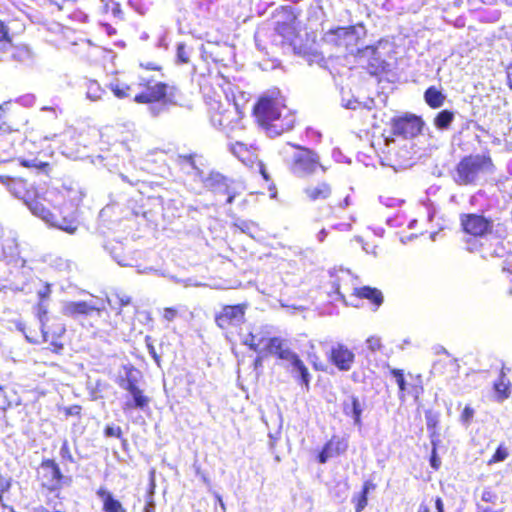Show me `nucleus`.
I'll list each match as a JSON object with an SVG mask.
<instances>
[{
  "label": "nucleus",
  "mask_w": 512,
  "mask_h": 512,
  "mask_svg": "<svg viewBox=\"0 0 512 512\" xmlns=\"http://www.w3.org/2000/svg\"><path fill=\"white\" fill-rule=\"evenodd\" d=\"M42 484L50 490H55L61 487L62 474L58 465L52 461L47 460L41 465Z\"/></svg>",
  "instance_id": "obj_12"
},
{
  "label": "nucleus",
  "mask_w": 512,
  "mask_h": 512,
  "mask_svg": "<svg viewBox=\"0 0 512 512\" xmlns=\"http://www.w3.org/2000/svg\"><path fill=\"white\" fill-rule=\"evenodd\" d=\"M390 125L394 135L409 139L421 133L424 127V121L417 115L404 113L403 115L392 118Z\"/></svg>",
  "instance_id": "obj_5"
},
{
  "label": "nucleus",
  "mask_w": 512,
  "mask_h": 512,
  "mask_svg": "<svg viewBox=\"0 0 512 512\" xmlns=\"http://www.w3.org/2000/svg\"><path fill=\"white\" fill-rule=\"evenodd\" d=\"M430 463H431V466L434 468V469H438L439 466H440V460L437 458L436 456V450L435 448H433V451H432V455H431V459H430Z\"/></svg>",
  "instance_id": "obj_54"
},
{
  "label": "nucleus",
  "mask_w": 512,
  "mask_h": 512,
  "mask_svg": "<svg viewBox=\"0 0 512 512\" xmlns=\"http://www.w3.org/2000/svg\"><path fill=\"white\" fill-rule=\"evenodd\" d=\"M108 88L112 91L115 97L118 99L128 98L131 95V86L125 82L115 79L108 84Z\"/></svg>",
  "instance_id": "obj_27"
},
{
  "label": "nucleus",
  "mask_w": 512,
  "mask_h": 512,
  "mask_svg": "<svg viewBox=\"0 0 512 512\" xmlns=\"http://www.w3.org/2000/svg\"><path fill=\"white\" fill-rule=\"evenodd\" d=\"M254 113L259 125L270 137L291 130L295 123L293 112L285 105L281 96L262 97L255 106Z\"/></svg>",
  "instance_id": "obj_1"
},
{
  "label": "nucleus",
  "mask_w": 512,
  "mask_h": 512,
  "mask_svg": "<svg viewBox=\"0 0 512 512\" xmlns=\"http://www.w3.org/2000/svg\"><path fill=\"white\" fill-rule=\"evenodd\" d=\"M360 59H367V69L371 75L379 76L384 71V61L376 48L366 47L361 52Z\"/></svg>",
  "instance_id": "obj_16"
},
{
  "label": "nucleus",
  "mask_w": 512,
  "mask_h": 512,
  "mask_svg": "<svg viewBox=\"0 0 512 512\" xmlns=\"http://www.w3.org/2000/svg\"><path fill=\"white\" fill-rule=\"evenodd\" d=\"M347 442L339 437H333L319 454V462L325 463L328 459L343 453L347 449Z\"/></svg>",
  "instance_id": "obj_19"
},
{
  "label": "nucleus",
  "mask_w": 512,
  "mask_h": 512,
  "mask_svg": "<svg viewBox=\"0 0 512 512\" xmlns=\"http://www.w3.org/2000/svg\"><path fill=\"white\" fill-rule=\"evenodd\" d=\"M481 500L487 503H495L497 495L490 489H484L481 495Z\"/></svg>",
  "instance_id": "obj_46"
},
{
  "label": "nucleus",
  "mask_w": 512,
  "mask_h": 512,
  "mask_svg": "<svg viewBox=\"0 0 512 512\" xmlns=\"http://www.w3.org/2000/svg\"><path fill=\"white\" fill-rule=\"evenodd\" d=\"M104 94V90L101 88V86L96 81L89 82L87 86V98H89L92 101H97L102 98V95Z\"/></svg>",
  "instance_id": "obj_34"
},
{
  "label": "nucleus",
  "mask_w": 512,
  "mask_h": 512,
  "mask_svg": "<svg viewBox=\"0 0 512 512\" xmlns=\"http://www.w3.org/2000/svg\"><path fill=\"white\" fill-rule=\"evenodd\" d=\"M162 315L166 321L171 322L177 317L178 311L175 308L167 307L164 308Z\"/></svg>",
  "instance_id": "obj_48"
},
{
  "label": "nucleus",
  "mask_w": 512,
  "mask_h": 512,
  "mask_svg": "<svg viewBox=\"0 0 512 512\" xmlns=\"http://www.w3.org/2000/svg\"><path fill=\"white\" fill-rule=\"evenodd\" d=\"M107 301L111 308L116 309V305H118V308H122L124 306L129 305L131 302V298L126 294H116L115 299L108 297Z\"/></svg>",
  "instance_id": "obj_36"
},
{
  "label": "nucleus",
  "mask_w": 512,
  "mask_h": 512,
  "mask_svg": "<svg viewBox=\"0 0 512 512\" xmlns=\"http://www.w3.org/2000/svg\"><path fill=\"white\" fill-rule=\"evenodd\" d=\"M12 145L7 137H0V163L7 162L12 157Z\"/></svg>",
  "instance_id": "obj_33"
},
{
  "label": "nucleus",
  "mask_w": 512,
  "mask_h": 512,
  "mask_svg": "<svg viewBox=\"0 0 512 512\" xmlns=\"http://www.w3.org/2000/svg\"><path fill=\"white\" fill-rule=\"evenodd\" d=\"M150 399L146 396L142 389L134 390L129 393L122 405V410L126 415H129L133 409L144 410L149 406Z\"/></svg>",
  "instance_id": "obj_15"
},
{
  "label": "nucleus",
  "mask_w": 512,
  "mask_h": 512,
  "mask_svg": "<svg viewBox=\"0 0 512 512\" xmlns=\"http://www.w3.org/2000/svg\"><path fill=\"white\" fill-rule=\"evenodd\" d=\"M507 78L510 88L512 89V64L507 69Z\"/></svg>",
  "instance_id": "obj_64"
},
{
  "label": "nucleus",
  "mask_w": 512,
  "mask_h": 512,
  "mask_svg": "<svg viewBox=\"0 0 512 512\" xmlns=\"http://www.w3.org/2000/svg\"><path fill=\"white\" fill-rule=\"evenodd\" d=\"M295 148L296 151L293 153L290 163V169L293 174L298 177H307L314 174L318 168L325 171L316 153L306 148Z\"/></svg>",
  "instance_id": "obj_4"
},
{
  "label": "nucleus",
  "mask_w": 512,
  "mask_h": 512,
  "mask_svg": "<svg viewBox=\"0 0 512 512\" xmlns=\"http://www.w3.org/2000/svg\"><path fill=\"white\" fill-rule=\"evenodd\" d=\"M101 307H98L86 301H66L62 303L61 313L64 316L78 318L79 316L90 315L93 311L100 313Z\"/></svg>",
  "instance_id": "obj_10"
},
{
  "label": "nucleus",
  "mask_w": 512,
  "mask_h": 512,
  "mask_svg": "<svg viewBox=\"0 0 512 512\" xmlns=\"http://www.w3.org/2000/svg\"><path fill=\"white\" fill-rule=\"evenodd\" d=\"M391 381H393L399 389V397L403 399L406 394L414 395L415 397L418 396V391L416 387L412 384L407 383L406 376L404 374V371L401 369H391Z\"/></svg>",
  "instance_id": "obj_20"
},
{
  "label": "nucleus",
  "mask_w": 512,
  "mask_h": 512,
  "mask_svg": "<svg viewBox=\"0 0 512 512\" xmlns=\"http://www.w3.org/2000/svg\"><path fill=\"white\" fill-rule=\"evenodd\" d=\"M151 494H153V491H151ZM144 511L145 512H155V503L152 499V495L149 496V499L146 502Z\"/></svg>",
  "instance_id": "obj_52"
},
{
  "label": "nucleus",
  "mask_w": 512,
  "mask_h": 512,
  "mask_svg": "<svg viewBox=\"0 0 512 512\" xmlns=\"http://www.w3.org/2000/svg\"><path fill=\"white\" fill-rule=\"evenodd\" d=\"M120 387L129 393L139 389L136 379L131 375H127L125 379H122L119 383Z\"/></svg>",
  "instance_id": "obj_39"
},
{
  "label": "nucleus",
  "mask_w": 512,
  "mask_h": 512,
  "mask_svg": "<svg viewBox=\"0 0 512 512\" xmlns=\"http://www.w3.org/2000/svg\"><path fill=\"white\" fill-rule=\"evenodd\" d=\"M278 357L282 360H287L288 358H293V352L286 347Z\"/></svg>",
  "instance_id": "obj_57"
},
{
  "label": "nucleus",
  "mask_w": 512,
  "mask_h": 512,
  "mask_svg": "<svg viewBox=\"0 0 512 512\" xmlns=\"http://www.w3.org/2000/svg\"><path fill=\"white\" fill-rule=\"evenodd\" d=\"M462 226L468 234L475 237H484L491 232L492 224L481 215L469 214L461 219Z\"/></svg>",
  "instance_id": "obj_6"
},
{
  "label": "nucleus",
  "mask_w": 512,
  "mask_h": 512,
  "mask_svg": "<svg viewBox=\"0 0 512 512\" xmlns=\"http://www.w3.org/2000/svg\"><path fill=\"white\" fill-rule=\"evenodd\" d=\"M454 120V113L449 110H442L434 119V125L441 130L449 128Z\"/></svg>",
  "instance_id": "obj_29"
},
{
  "label": "nucleus",
  "mask_w": 512,
  "mask_h": 512,
  "mask_svg": "<svg viewBox=\"0 0 512 512\" xmlns=\"http://www.w3.org/2000/svg\"><path fill=\"white\" fill-rule=\"evenodd\" d=\"M370 488H373V485L369 482L365 483L363 491L360 493V495L357 498H355L357 512H360L361 510H363L364 507L367 505L366 494Z\"/></svg>",
  "instance_id": "obj_37"
},
{
  "label": "nucleus",
  "mask_w": 512,
  "mask_h": 512,
  "mask_svg": "<svg viewBox=\"0 0 512 512\" xmlns=\"http://www.w3.org/2000/svg\"><path fill=\"white\" fill-rule=\"evenodd\" d=\"M354 359V353L343 344H337L331 349L330 360L339 370H350Z\"/></svg>",
  "instance_id": "obj_11"
},
{
  "label": "nucleus",
  "mask_w": 512,
  "mask_h": 512,
  "mask_svg": "<svg viewBox=\"0 0 512 512\" xmlns=\"http://www.w3.org/2000/svg\"><path fill=\"white\" fill-rule=\"evenodd\" d=\"M105 434L110 437L119 438L122 434V431L119 426H108L105 430Z\"/></svg>",
  "instance_id": "obj_50"
},
{
  "label": "nucleus",
  "mask_w": 512,
  "mask_h": 512,
  "mask_svg": "<svg viewBox=\"0 0 512 512\" xmlns=\"http://www.w3.org/2000/svg\"><path fill=\"white\" fill-rule=\"evenodd\" d=\"M348 271L344 272L343 275L340 277V280L344 283L343 289L348 292V288L346 287L347 283L350 282L352 284L351 278H345V275ZM352 290V288L350 289ZM352 291H350L351 293Z\"/></svg>",
  "instance_id": "obj_62"
},
{
  "label": "nucleus",
  "mask_w": 512,
  "mask_h": 512,
  "mask_svg": "<svg viewBox=\"0 0 512 512\" xmlns=\"http://www.w3.org/2000/svg\"><path fill=\"white\" fill-rule=\"evenodd\" d=\"M402 203V200L394 198L386 200V224L399 227L406 223L407 218L405 213L397 209V207Z\"/></svg>",
  "instance_id": "obj_17"
},
{
  "label": "nucleus",
  "mask_w": 512,
  "mask_h": 512,
  "mask_svg": "<svg viewBox=\"0 0 512 512\" xmlns=\"http://www.w3.org/2000/svg\"><path fill=\"white\" fill-rule=\"evenodd\" d=\"M426 425L429 430H434L438 423V417L431 411H426L425 413Z\"/></svg>",
  "instance_id": "obj_44"
},
{
  "label": "nucleus",
  "mask_w": 512,
  "mask_h": 512,
  "mask_svg": "<svg viewBox=\"0 0 512 512\" xmlns=\"http://www.w3.org/2000/svg\"><path fill=\"white\" fill-rule=\"evenodd\" d=\"M345 278H351L352 280V292L350 293V296L359 299H367L376 308L380 307L383 301L382 292L380 290L370 286L359 287L357 285L358 277L351 275L350 272L346 273Z\"/></svg>",
  "instance_id": "obj_7"
},
{
  "label": "nucleus",
  "mask_w": 512,
  "mask_h": 512,
  "mask_svg": "<svg viewBox=\"0 0 512 512\" xmlns=\"http://www.w3.org/2000/svg\"><path fill=\"white\" fill-rule=\"evenodd\" d=\"M13 48L11 39L8 36V31L4 24L0 22V52L7 53Z\"/></svg>",
  "instance_id": "obj_32"
},
{
  "label": "nucleus",
  "mask_w": 512,
  "mask_h": 512,
  "mask_svg": "<svg viewBox=\"0 0 512 512\" xmlns=\"http://www.w3.org/2000/svg\"><path fill=\"white\" fill-rule=\"evenodd\" d=\"M244 314V305L225 306L216 316L215 321L221 329H228L231 326L241 323L243 321Z\"/></svg>",
  "instance_id": "obj_8"
},
{
  "label": "nucleus",
  "mask_w": 512,
  "mask_h": 512,
  "mask_svg": "<svg viewBox=\"0 0 512 512\" xmlns=\"http://www.w3.org/2000/svg\"><path fill=\"white\" fill-rule=\"evenodd\" d=\"M348 271L344 272L343 275L340 277V280L344 283L343 289L348 292V288L346 287L347 283L350 282L352 284L351 278H345V275ZM352 290V288L350 289ZM352 291H350L351 293Z\"/></svg>",
  "instance_id": "obj_61"
},
{
  "label": "nucleus",
  "mask_w": 512,
  "mask_h": 512,
  "mask_svg": "<svg viewBox=\"0 0 512 512\" xmlns=\"http://www.w3.org/2000/svg\"><path fill=\"white\" fill-rule=\"evenodd\" d=\"M97 496L102 499L105 512H126L122 504L114 499L112 494L104 487L98 489Z\"/></svg>",
  "instance_id": "obj_22"
},
{
  "label": "nucleus",
  "mask_w": 512,
  "mask_h": 512,
  "mask_svg": "<svg viewBox=\"0 0 512 512\" xmlns=\"http://www.w3.org/2000/svg\"><path fill=\"white\" fill-rule=\"evenodd\" d=\"M134 101L140 104H149L152 116H158L164 111L165 105L172 102L167 95V86L163 83L148 84L145 90L134 97Z\"/></svg>",
  "instance_id": "obj_3"
},
{
  "label": "nucleus",
  "mask_w": 512,
  "mask_h": 512,
  "mask_svg": "<svg viewBox=\"0 0 512 512\" xmlns=\"http://www.w3.org/2000/svg\"><path fill=\"white\" fill-rule=\"evenodd\" d=\"M494 390L499 400H504L509 397L510 382L503 374H501L498 380L494 383Z\"/></svg>",
  "instance_id": "obj_28"
},
{
  "label": "nucleus",
  "mask_w": 512,
  "mask_h": 512,
  "mask_svg": "<svg viewBox=\"0 0 512 512\" xmlns=\"http://www.w3.org/2000/svg\"><path fill=\"white\" fill-rule=\"evenodd\" d=\"M24 203L35 216L41 218L46 223L52 221L53 214L48 209H46L37 198H35V194L30 196Z\"/></svg>",
  "instance_id": "obj_23"
},
{
  "label": "nucleus",
  "mask_w": 512,
  "mask_h": 512,
  "mask_svg": "<svg viewBox=\"0 0 512 512\" xmlns=\"http://www.w3.org/2000/svg\"><path fill=\"white\" fill-rule=\"evenodd\" d=\"M239 120L240 115L235 105L211 116L213 125L223 130H233L239 124Z\"/></svg>",
  "instance_id": "obj_9"
},
{
  "label": "nucleus",
  "mask_w": 512,
  "mask_h": 512,
  "mask_svg": "<svg viewBox=\"0 0 512 512\" xmlns=\"http://www.w3.org/2000/svg\"><path fill=\"white\" fill-rule=\"evenodd\" d=\"M286 361L292 366V372L298 373L302 383L307 386L309 384V372L299 357L293 352V358H288Z\"/></svg>",
  "instance_id": "obj_26"
},
{
  "label": "nucleus",
  "mask_w": 512,
  "mask_h": 512,
  "mask_svg": "<svg viewBox=\"0 0 512 512\" xmlns=\"http://www.w3.org/2000/svg\"><path fill=\"white\" fill-rule=\"evenodd\" d=\"M507 457H508L507 449L503 445H500L497 448L496 452L494 453L491 461L501 462V461H504Z\"/></svg>",
  "instance_id": "obj_43"
},
{
  "label": "nucleus",
  "mask_w": 512,
  "mask_h": 512,
  "mask_svg": "<svg viewBox=\"0 0 512 512\" xmlns=\"http://www.w3.org/2000/svg\"><path fill=\"white\" fill-rule=\"evenodd\" d=\"M60 455L63 459H67L68 461L73 462V457L67 441L63 442L60 448Z\"/></svg>",
  "instance_id": "obj_47"
},
{
  "label": "nucleus",
  "mask_w": 512,
  "mask_h": 512,
  "mask_svg": "<svg viewBox=\"0 0 512 512\" xmlns=\"http://www.w3.org/2000/svg\"><path fill=\"white\" fill-rule=\"evenodd\" d=\"M354 38V27L352 26L337 27L325 34V40L336 45H348Z\"/></svg>",
  "instance_id": "obj_18"
},
{
  "label": "nucleus",
  "mask_w": 512,
  "mask_h": 512,
  "mask_svg": "<svg viewBox=\"0 0 512 512\" xmlns=\"http://www.w3.org/2000/svg\"><path fill=\"white\" fill-rule=\"evenodd\" d=\"M50 293H51L50 286H49V285H46L44 288H42V289H40V290L38 291V296H39V298H40V299H41V301H42L43 299L48 298V297H49V295H50Z\"/></svg>",
  "instance_id": "obj_53"
},
{
  "label": "nucleus",
  "mask_w": 512,
  "mask_h": 512,
  "mask_svg": "<svg viewBox=\"0 0 512 512\" xmlns=\"http://www.w3.org/2000/svg\"><path fill=\"white\" fill-rule=\"evenodd\" d=\"M65 412L67 416L79 415L81 412V407L78 405H74L66 408Z\"/></svg>",
  "instance_id": "obj_51"
},
{
  "label": "nucleus",
  "mask_w": 512,
  "mask_h": 512,
  "mask_svg": "<svg viewBox=\"0 0 512 512\" xmlns=\"http://www.w3.org/2000/svg\"><path fill=\"white\" fill-rule=\"evenodd\" d=\"M285 348L286 347L284 346L283 341L277 337L269 339L266 344V349L269 351V353L275 354L277 356H279L281 351H284Z\"/></svg>",
  "instance_id": "obj_35"
},
{
  "label": "nucleus",
  "mask_w": 512,
  "mask_h": 512,
  "mask_svg": "<svg viewBox=\"0 0 512 512\" xmlns=\"http://www.w3.org/2000/svg\"><path fill=\"white\" fill-rule=\"evenodd\" d=\"M424 99L431 108H439L444 104L445 95L436 87H429L424 93Z\"/></svg>",
  "instance_id": "obj_24"
},
{
  "label": "nucleus",
  "mask_w": 512,
  "mask_h": 512,
  "mask_svg": "<svg viewBox=\"0 0 512 512\" xmlns=\"http://www.w3.org/2000/svg\"><path fill=\"white\" fill-rule=\"evenodd\" d=\"M0 183L6 186L11 194L22 199L24 202L34 195V191L28 188L27 182L23 179L0 175Z\"/></svg>",
  "instance_id": "obj_13"
},
{
  "label": "nucleus",
  "mask_w": 512,
  "mask_h": 512,
  "mask_svg": "<svg viewBox=\"0 0 512 512\" xmlns=\"http://www.w3.org/2000/svg\"><path fill=\"white\" fill-rule=\"evenodd\" d=\"M348 271L344 272L343 275L340 277V280L344 283L343 289L348 292V288L346 287L347 283L350 282L352 284L351 278H345V275ZM352 290V288L350 289ZM352 291H350L351 293Z\"/></svg>",
  "instance_id": "obj_60"
},
{
  "label": "nucleus",
  "mask_w": 512,
  "mask_h": 512,
  "mask_svg": "<svg viewBox=\"0 0 512 512\" xmlns=\"http://www.w3.org/2000/svg\"><path fill=\"white\" fill-rule=\"evenodd\" d=\"M286 361L292 366V372L298 373L302 383L307 386L309 384V372L299 357L293 352V358H288Z\"/></svg>",
  "instance_id": "obj_25"
},
{
  "label": "nucleus",
  "mask_w": 512,
  "mask_h": 512,
  "mask_svg": "<svg viewBox=\"0 0 512 512\" xmlns=\"http://www.w3.org/2000/svg\"><path fill=\"white\" fill-rule=\"evenodd\" d=\"M49 224L58 227L69 234H73L77 229V225L74 220H67L65 218L58 220L54 215L52 221H49Z\"/></svg>",
  "instance_id": "obj_31"
},
{
  "label": "nucleus",
  "mask_w": 512,
  "mask_h": 512,
  "mask_svg": "<svg viewBox=\"0 0 512 512\" xmlns=\"http://www.w3.org/2000/svg\"><path fill=\"white\" fill-rule=\"evenodd\" d=\"M494 165L489 156L483 154L469 155L456 165L453 180L458 185H477L493 173Z\"/></svg>",
  "instance_id": "obj_2"
},
{
  "label": "nucleus",
  "mask_w": 512,
  "mask_h": 512,
  "mask_svg": "<svg viewBox=\"0 0 512 512\" xmlns=\"http://www.w3.org/2000/svg\"><path fill=\"white\" fill-rule=\"evenodd\" d=\"M38 310H39L40 321H41V323H43V317L47 314V308L42 301L39 303Z\"/></svg>",
  "instance_id": "obj_59"
},
{
  "label": "nucleus",
  "mask_w": 512,
  "mask_h": 512,
  "mask_svg": "<svg viewBox=\"0 0 512 512\" xmlns=\"http://www.w3.org/2000/svg\"><path fill=\"white\" fill-rule=\"evenodd\" d=\"M311 201L327 199L331 194V187L326 182H320L307 186L304 190Z\"/></svg>",
  "instance_id": "obj_21"
},
{
  "label": "nucleus",
  "mask_w": 512,
  "mask_h": 512,
  "mask_svg": "<svg viewBox=\"0 0 512 512\" xmlns=\"http://www.w3.org/2000/svg\"><path fill=\"white\" fill-rule=\"evenodd\" d=\"M229 150L247 166L253 165L257 160L256 148L253 145H247L243 142L236 141L235 143H230Z\"/></svg>",
  "instance_id": "obj_14"
},
{
  "label": "nucleus",
  "mask_w": 512,
  "mask_h": 512,
  "mask_svg": "<svg viewBox=\"0 0 512 512\" xmlns=\"http://www.w3.org/2000/svg\"><path fill=\"white\" fill-rule=\"evenodd\" d=\"M476 512H503V510H492L489 507L483 506L481 504L476 505Z\"/></svg>",
  "instance_id": "obj_58"
},
{
  "label": "nucleus",
  "mask_w": 512,
  "mask_h": 512,
  "mask_svg": "<svg viewBox=\"0 0 512 512\" xmlns=\"http://www.w3.org/2000/svg\"><path fill=\"white\" fill-rule=\"evenodd\" d=\"M177 57L182 63H187L189 61L188 53L183 44H179L177 47Z\"/></svg>",
  "instance_id": "obj_49"
},
{
  "label": "nucleus",
  "mask_w": 512,
  "mask_h": 512,
  "mask_svg": "<svg viewBox=\"0 0 512 512\" xmlns=\"http://www.w3.org/2000/svg\"><path fill=\"white\" fill-rule=\"evenodd\" d=\"M366 344L370 351L375 352L381 349L382 339L379 336H371L367 339Z\"/></svg>",
  "instance_id": "obj_42"
},
{
  "label": "nucleus",
  "mask_w": 512,
  "mask_h": 512,
  "mask_svg": "<svg viewBox=\"0 0 512 512\" xmlns=\"http://www.w3.org/2000/svg\"><path fill=\"white\" fill-rule=\"evenodd\" d=\"M363 107L367 109L368 111H371L373 109L377 108V103L375 99H369L367 102L363 104Z\"/></svg>",
  "instance_id": "obj_56"
},
{
  "label": "nucleus",
  "mask_w": 512,
  "mask_h": 512,
  "mask_svg": "<svg viewBox=\"0 0 512 512\" xmlns=\"http://www.w3.org/2000/svg\"><path fill=\"white\" fill-rule=\"evenodd\" d=\"M21 165L24 167H38L35 160H32V161L23 160V161H21Z\"/></svg>",
  "instance_id": "obj_63"
},
{
  "label": "nucleus",
  "mask_w": 512,
  "mask_h": 512,
  "mask_svg": "<svg viewBox=\"0 0 512 512\" xmlns=\"http://www.w3.org/2000/svg\"><path fill=\"white\" fill-rule=\"evenodd\" d=\"M344 412L354 418V422L358 424L360 422V404L355 397H351L349 401L344 404Z\"/></svg>",
  "instance_id": "obj_30"
},
{
  "label": "nucleus",
  "mask_w": 512,
  "mask_h": 512,
  "mask_svg": "<svg viewBox=\"0 0 512 512\" xmlns=\"http://www.w3.org/2000/svg\"><path fill=\"white\" fill-rule=\"evenodd\" d=\"M474 414H475V411L471 406H469V405L465 406V408L463 409V411L460 415L461 423L465 427H468L474 417Z\"/></svg>",
  "instance_id": "obj_40"
},
{
  "label": "nucleus",
  "mask_w": 512,
  "mask_h": 512,
  "mask_svg": "<svg viewBox=\"0 0 512 512\" xmlns=\"http://www.w3.org/2000/svg\"><path fill=\"white\" fill-rule=\"evenodd\" d=\"M435 509L436 512H444V503L440 497H437L435 500ZM418 512H430V509L427 505L421 504Z\"/></svg>",
  "instance_id": "obj_45"
},
{
  "label": "nucleus",
  "mask_w": 512,
  "mask_h": 512,
  "mask_svg": "<svg viewBox=\"0 0 512 512\" xmlns=\"http://www.w3.org/2000/svg\"><path fill=\"white\" fill-rule=\"evenodd\" d=\"M243 343L249 346L254 351H259L261 347V340L256 342V334L254 332H250L245 338Z\"/></svg>",
  "instance_id": "obj_41"
},
{
  "label": "nucleus",
  "mask_w": 512,
  "mask_h": 512,
  "mask_svg": "<svg viewBox=\"0 0 512 512\" xmlns=\"http://www.w3.org/2000/svg\"><path fill=\"white\" fill-rule=\"evenodd\" d=\"M346 108L348 109H357V108H360L362 106V103L358 102L357 100H349L348 102H346L345 104H343Z\"/></svg>",
  "instance_id": "obj_55"
},
{
  "label": "nucleus",
  "mask_w": 512,
  "mask_h": 512,
  "mask_svg": "<svg viewBox=\"0 0 512 512\" xmlns=\"http://www.w3.org/2000/svg\"><path fill=\"white\" fill-rule=\"evenodd\" d=\"M243 233L248 234L251 237H255L258 232V226L253 222L239 221L235 224Z\"/></svg>",
  "instance_id": "obj_38"
}]
</instances>
